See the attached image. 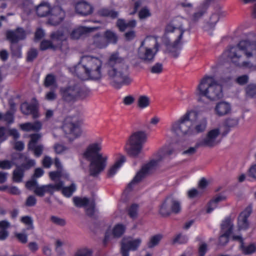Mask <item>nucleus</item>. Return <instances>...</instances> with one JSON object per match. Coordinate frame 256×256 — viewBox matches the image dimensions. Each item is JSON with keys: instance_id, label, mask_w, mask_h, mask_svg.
Returning a JSON list of instances; mask_svg holds the SVG:
<instances>
[{"instance_id": "62", "label": "nucleus", "mask_w": 256, "mask_h": 256, "mask_svg": "<svg viewBox=\"0 0 256 256\" xmlns=\"http://www.w3.org/2000/svg\"><path fill=\"white\" fill-rule=\"evenodd\" d=\"M248 80V76L247 75H242L238 77L236 82L240 85H243L247 83Z\"/></svg>"}, {"instance_id": "27", "label": "nucleus", "mask_w": 256, "mask_h": 256, "mask_svg": "<svg viewBox=\"0 0 256 256\" xmlns=\"http://www.w3.org/2000/svg\"><path fill=\"white\" fill-rule=\"evenodd\" d=\"M76 13L82 16H88L92 14L94 11L93 6L85 1L78 2L75 5Z\"/></svg>"}, {"instance_id": "35", "label": "nucleus", "mask_w": 256, "mask_h": 256, "mask_svg": "<svg viewBox=\"0 0 256 256\" xmlns=\"http://www.w3.org/2000/svg\"><path fill=\"white\" fill-rule=\"evenodd\" d=\"M49 3L43 2L40 4L36 8V12L40 16H45L51 12V10Z\"/></svg>"}, {"instance_id": "46", "label": "nucleus", "mask_w": 256, "mask_h": 256, "mask_svg": "<svg viewBox=\"0 0 256 256\" xmlns=\"http://www.w3.org/2000/svg\"><path fill=\"white\" fill-rule=\"evenodd\" d=\"M151 12L147 7H144L138 12V16L140 20H145L151 16Z\"/></svg>"}, {"instance_id": "52", "label": "nucleus", "mask_w": 256, "mask_h": 256, "mask_svg": "<svg viewBox=\"0 0 256 256\" xmlns=\"http://www.w3.org/2000/svg\"><path fill=\"white\" fill-rule=\"evenodd\" d=\"M138 206L136 204H132L128 210V214L130 218H134L137 216Z\"/></svg>"}, {"instance_id": "30", "label": "nucleus", "mask_w": 256, "mask_h": 256, "mask_svg": "<svg viewBox=\"0 0 256 256\" xmlns=\"http://www.w3.org/2000/svg\"><path fill=\"white\" fill-rule=\"evenodd\" d=\"M20 128L24 132L40 131L42 128V124L40 121H36L33 122H28L20 124Z\"/></svg>"}, {"instance_id": "64", "label": "nucleus", "mask_w": 256, "mask_h": 256, "mask_svg": "<svg viewBox=\"0 0 256 256\" xmlns=\"http://www.w3.org/2000/svg\"><path fill=\"white\" fill-rule=\"evenodd\" d=\"M2 120L8 123H12L14 121L13 114L10 112H6L4 115H3Z\"/></svg>"}, {"instance_id": "18", "label": "nucleus", "mask_w": 256, "mask_h": 256, "mask_svg": "<svg viewBox=\"0 0 256 256\" xmlns=\"http://www.w3.org/2000/svg\"><path fill=\"white\" fill-rule=\"evenodd\" d=\"M54 165L58 168V170L51 172L49 173V176L50 179L56 182H62L61 180L63 179H68L69 174L62 169L61 162L57 158H55Z\"/></svg>"}, {"instance_id": "14", "label": "nucleus", "mask_w": 256, "mask_h": 256, "mask_svg": "<svg viewBox=\"0 0 256 256\" xmlns=\"http://www.w3.org/2000/svg\"><path fill=\"white\" fill-rule=\"evenodd\" d=\"M26 36L25 32L21 28H18L14 32H8L6 34L8 39L12 43L11 46L12 54L16 58H20L22 53L20 48L16 43L20 40L24 39Z\"/></svg>"}, {"instance_id": "50", "label": "nucleus", "mask_w": 256, "mask_h": 256, "mask_svg": "<svg viewBox=\"0 0 256 256\" xmlns=\"http://www.w3.org/2000/svg\"><path fill=\"white\" fill-rule=\"evenodd\" d=\"M246 94L250 97L256 96V85L250 84L246 88Z\"/></svg>"}, {"instance_id": "42", "label": "nucleus", "mask_w": 256, "mask_h": 256, "mask_svg": "<svg viewBox=\"0 0 256 256\" xmlns=\"http://www.w3.org/2000/svg\"><path fill=\"white\" fill-rule=\"evenodd\" d=\"M93 44L96 47L99 48H104L108 46V42L104 38L99 34H96L93 38Z\"/></svg>"}, {"instance_id": "54", "label": "nucleus", "mask_w": 256, "mask_h": 256, "mask_svg": "<svg viewBox=\"0 0 256 256\" xmlns=\"http://www.w3.org/2000/svg\"><path fill=\"white\" fill-rule=\"evenodd\" d=\"M230 235V234H228L222 232V234L220 236L219 238V244L222 246H224L227 244Z\"/></svg>"}, {"instance_id": "38", "label": "nucleus", "mask_w": 256, "mask_h": 256, "mask_svg": "<svg viewBox=\"0 0 256 256\" xmlns=\"http://www.w3.org/2000/svg\"><path fill=\"white\" fill-rule=\"evenodd\" d=\"M117 26L120 31H124L127 28H133L136 26V20H132L126 22L122 19H118L116 23Z\"/></svg>"}, {"instance_id": "8", "label": "nucleus", "mask_w": 256, "mask_h": 256, "mask_svg": "<svg viewBox=\"0 0 256 256\" xmlns=\"http://www.w3.org/2000/svg\"><path fill=\"white\" fill-rule=\"evenodd\" d=\"M184 20L181 17H176L173 19L166 26L165 29L166 35L171 33L175 40L172 43L174 48H179L184 41L182 39L184 33L186 29L184 27Z\"/></svg>"}, {"instance_id": "58", "label": "nucleus", "mask_w": 256, "mask_h": 256, "mask_svg": "<svg viewBox=\"0 0 256 256\" xmlns=\"http://www.w3.org/2000/svg\"><path fill=\"white\" fill-rule=\"evenodd\" d=\"M8 192L13 195H20L21 194V191L16 186H9Z\"/></svg>"}, {"instance_id": "10", "label": "nucleus", "mask_w": 256, "mask_h": 256, "mask_svg": "<svg viewBox=\"0 0 256 256\" xmlns=\"http://www.w3.org/2000/svg\"><path fill=\"white\" fill-rule=\"evenodd\" d=\"M100 28L98 26H79L74 28L71 32H68L67 30L63 31H58L52 34L51 38L54 40L63 41L66 40L68 36H70L71 38L78 40L81 36L92 32Z\"/></svg>"}, {"instance_id": "28", "label": "nucleus", "mask_w": 256, "mask_h": 256, "mask_svg": "<svg viewBox=\"0 0 256 256\" xmlns=\"http://www.w3.org/2000/svg\"><path fill=\"white\" fill-rule=\"evenodd\" d=\"M125 227L121 224L116 225L112 229L109 228L106 232L104 242L108 240L112 236L114 238L120 237L124 232Z\"/></svg>"}, {"instance_id": "20", "label": "nucleus", "mask_w": 256, "mask_h": 256, "mask_svg": "<svg viewBox=\"0 0 256 256\" xmlns=\"http://www.w3.org/2000/svg\"><path fill=\"white\" fill-rule=\"evenodd\" d=\"M65 17V12L61 7L56 6L51 10L48 22L51 25L56 26L61 22Z\"/></svg>"}, {"instance_id": "31", "label": "nucleus", "mask_w": 256, "mask_h": 256, "mask_svg": "<svg viewBox=\"0 0 256 256\" xmlns=\"http://www.w3.org/2000/svg\"><path fill=\"white\" fill-rule=\"evenodd\" d=\"M214 110L217 115L223 116L228 114L230 112L231 106L228 102H220L216 104Z\"/></svg>"}, {"instance_id": "4", "label": "nucleus", "mask_w": 256, "mask_h": 256, "mask_svg": "<svg viewBox=\"0 0 256 256\" xmlns=\"http://www.w3.org/2000/svg\"><path fill=\"white\" fill-rule=\"evenodd\" d=\"M102 65L103 62L100 58L84 55L72 71L82 80H99L103 76Z\"/></svg>"}, {"instance_id": "1", "label": "nucleus", "mask_w": 256, "mask_h": 256, "mask_svg": "<svg viewBox=\"0 0 256 256\" xmlns=\"http://www.w3.org/2000/svg\"><path fill=\"white\" fill-rule=\"evenodd\" d=\"M250 34L225 52L224 54L232 64L244 68L250 69L254 67L252 61L256 62V40Z\"/></svg>"}, {"instance_id": "40", "label": "nucleus", "mask_w": 256, "mask_h": 256, "mask_svg": "<svg viewBox=\"0 0 256 256\" xmlns=\"http://www.w3.org/2000/svg\"><path fill=\"white\" fill-rule=\"evenodd\" d=\"M52 40L53 42H56V46H54V44H52V42L50 40H42L40 44V49L42 50H46L48 48H52V49L55 50L57 48L60 47V44L62 41L58 40H55L54 41L52 38Z\"/></svg>"}, {"instance_id": "43", "label": "nucleus", "mask_w": 256, "mask_h": 256, "mask_svg": "<svg viewBox=\"0 0 256 256\" xmlns=\"http://www.w3.org/2000/svg\"><path fill=\"white\" fill-rule=\"evenodd\" d=\"M98 14L102 16L110 17L112 18H116L118 16V12L108 8H102L98 12Z\"/></svg>"}, {"instance_id": "48", "label": "nucleus", "mask_w": 256, "mask_h": 256, "mask_svg": "<svg viewBox=\"0 0 256 256\" xmlns=\"http://www.w3.org/2000/svg\"><path fill=\"white\" fill-rule=\"evenodd\" d=\"M56 80L55 76L52 74H48L46 76L45 80L44 85L46 87L50 86H56Z\"/></svg>"}, {"instance_id": "41", "label": "nucleus", "mask_w": 256, "mask_h": 256, "mask_svg": "<svg viewBox=\"0 0 256 256\" xmlns=\"http://www.w3.org/2000/svg\"><path fill=\"white\" fill-rule=\"evenodd\" d=\"M206 10V6L205 4L200 7L198 10L194 12V14L190 18V22L194 23L198 21L205 14Z\"/></svg>"}, {"instance_id": "53", "label": "nucleus", "mask_w": 256, "mask_h": 256, "mask_svg": "<svg viewBox=\"0 0 256 256\" xmlns=\"http://www.w3.org/2000/svg\"><path fill=\"white\" fill-rule=\"evenodd\" d=\"M188 240V238L186 236L178 234L176 235L173 239V242L174 243H180L183 244L186 242Z\"/></svg>"}, {"instance_id": "56", "label": "nucleus", "mask_w": 256, "mask_h": 256, "mask_svg": "<svg viewBox=\"0 0 256 256\" xmlns=\"http://www.w3.org/2000/svg\"><path fill=\"white\" fill-rule=\"evenodd\" d=\"M162 70V65L160 63H156L151 68V72L153 74H160Z\"/></svg>"}, {"instance_id": "2", "label": "nucleus", "mask_w": 256, "mask_h": 256, "mask_svg": "<svg viewBox=\"0 0 256 256\" xmlns=\"http://www.w3.org/2000/svg\"><path fill=\"white\" fill-rule=\"evenodd\" d=\"M198 112L190 110L172 124L171 131L179 136H190L204 132L207 126L206 118H202L193 124V120L198 118Z\"/></svg>"}, {"instance_id": "11", "label": "nucleus", "mask_w": 256, "mask_h": 256, "mask_svg": "<svg viewBox=\"0 0 256 256\" xmlns=\"http://www.w3.org/2000/svg\"><path fill=\"white\" fill-rule=\"evenodd\" d=\"M146 140V133L142 131L134 132L126 144L125 150L132 156L136 157L140 152Z\"/></svg>"}, {"instance_id": "26", "label": "nucleus", "mask_w": 256, "mask_h": 256, "mask_svg": "<svg viewBox=\"0 0 256 256\" xmlns=\"http://www.w3.org/2000/svg\"><path fill=\"white\" fill-rule=\"evenodd\" d=\"M22 112L26 115H32V118L35 119L40 117L38 106L36 104H29L28 102H24L21 105Z\"/></svg>"}, {"instance_id": "47", "label": "nucleus", "mask_w": 256, "mask_h": 256, "mask_svg": "<svg viewBox=\"0 0 256 256\" xmlns=\"http://www.w3.org/2000/svg\"><path fill=\"white\" fill-rule=\"evenodd\" d=\"M162 235L160 234L152 236L148 244V247L152 248L156 246L162 240Z\"/></svg>"}, {"instance_id": "59", "label": "nucleus", "mask_w": 256, "mask_h": 256, "mask_svg": "<svg viewBox=\"0 0 256 256\" xmlns=\"http://www.w3.org/2000/svg\"><path fill=\"white\" fill-rule=\"evenodd\" d=\"M238 124V118H230L226 121V124L228 127H234L236 126Z\"/></svg>"}, {"instance_id": "55", "label": "nucleus", "mask_w": 256, "mask_h": 256, "mask_svg": "<svg viewBox=\"0 0 256 256\" xmlns=\"http://www.w3.org/2000/svg\"><path fill=\"white\" fill-rule=\"evenodd\" d=\"M135 100L134 97L132 95H128L124 96L122 99V102L126 106L132 104Z\"/></svg>"}, {"instance_id": "29", "label": "nucleus", "mask_w": 256, "mask_h": 256, "mask_svg": "<svg viewBox=\"0 0 256 256\" xmlns=\"http://www.w3.org/2000/svg\"><path fill=\"white\" fill-rule=\"evenodd\" d=\"M234 216H231L226 217L221 224V232L231 234L234 228Z\"/></svg>"}, {"instance_id": "19", "label": "nucleus", "mask_w": 256, "mask_h": 256, "mask_svg": "<svg viewBox=\"0 0 256 256\" xmlns=\"http://www.w3.org/2000/svg\"><path fill=\"white\" fill-rule=\"evenodd\" d=\"M73 202L77 207H84L88 215L92 216L94 212V202L93 200L86 198L75 196L73 198Z\"/></svg>"}, {"instance_id": "36", "label": "nucleus", "mask_w": 256, "mask_h": 256, "mask_svg": "<svg viewBox=\"0 0 256 256\" xmlns=\"http://www.w3.org/2000/svg\"><path fill=\"white\" fill-rule=\"evenodd\" d=\"M94 250L88 246H82L78 248L73 256H93Z\"/></svg>"}, {"instance_id": "63", "label": "nucleus", "mask_w": 256, "mask_h": 256, "mask_svg": "<svg viewBox=\"0 0 256 256\" xmlns=\"http://www.w3.org/2000/svg\"><path fill=\"white\" fill-rule=\"evenodd\" d=\"M13 164L9 160H3L0 162V168L2 169H10Z\"/></svg>"}, {"instance_id": "34", "label": "nucleus", "mask_w": 256, "mask_h": 256, "mask_svg": "<svg viewBox=\"0 0 256 256\" xmlns=\"http://www.w3.org/2000/svg\"><path fill=\"white\" fill-rule=\"evenodd\" d=\"M226 200V197L222 194L218 195L212 199L208 204L206 212L210 213L218 206V204Z\"/></svg>"}, {"instance_id": "16", "label": "nucleus", "mask_w": 256, "mask_h": 256, "mask_svg": "<svg viewBox=\"0 0 256 256\" xmlns=\"http://www.w3.org/2000/svg\"><path fill=\"white\" fill-rule=\"evenodd\" d=\"M80 122L75 124L74 122H72L70 123H65L64 124L63 130L70 140H73L81 136L82 130L80 127Z\"/></svg>"}, {"instance_id": "3", "label": "nucleus", "mask_w": 256, "mask_h": 256, "mask_svg": "<svg viewBox=\"0 0 256 256\" xmlns=\"http://www.w3.org/2000/svg\"><path fill=\"white\" fill-rule=\"evenodd\" d=\"M107 75L112 85L119 88L128 84L132 82L129 76L128 66L124 64V58L118 52L112 53L106 62Z\"/></svg>"}, {"instance_id": "12", "label": "nucleus", "mask_w": 256, "mask_h": 256, "mask_svg": "<svg viewBox=\"0 0 256 256\" xmlns=\"http://www.w3.org/2000/svg\"><path fill=\"white\" fill-rule=\"evenodd\" d=\"M222 136L223 134L220 126L210 128L204 136L196 142V146L214 148L221 142Z\"/></svg>"}, {"instance_id": "45", "label": "nucleus", "mask_w": 256, "mask_h": 256, "mask_svg": "<svg viewBox=\"0 0 256 256\" xmlns=\"http://www.w3.org/2000/svg\"><path fill=\"white\" fill-rule=\"evenodd\" d=\"M104 39L106 40V42H108V44H115L118 40V36L116 34L110 30H106L104 32Z\"/></svg>"}, {"instance_id": "21", "label": "nucleus", "mask_w": 256, "mask_h": 256, "mask_svg": "<svg viewBox=\"0 0 256 256\" xmlns=\"http://www.w3.org/2000/svg\"><path fill=\"white\" fill-rule=\"evenodd\" d=\"M232 239L240 242L239 248L244 255H250L256 252V242H250L246 244L241 235L234 234Z\"/></svg>"}, {"instance_id": "39", "label": "nucleus", "mask_w": 256, "mask_h": 256, "mask_svg": "<svg viewBox=\"0 0 256 256\" xmlns=\"http://www.w3.org/2000/svg\"><path fill=\"white\" fill-rule=\"evenodd\" d=\"M10 226V224L7 220L0 221V240H5L8 236L7 229Z\"/></svg>"}, {"instance_id": "22", "label": "nucleus", "mask_w": 256, "mask_h": 256, "mask_svg": "<svg viewBox=\"0 0 256 256\" xmlns=\"http://www.w3.org/2000/svg\"><path fill=\"white\" fill-rule=\"evenodd\" d=\"M30 140L28 144V148L33 151L34 155L39 157L42 152L44 146L42 144H37V142L42 138L40 134H34L30 136Z\"/></svg>"}, {"instance_id": "25", "label": "nucleus", "mask_w": 256, "mask_h": 256, "mask_svg": "<svg viewBox=\"0 0 256 256\" xmlns=\"http://www.w3.org/2000/svg\"><path fill=\"white\" fill-rule=\"evenodd\" d=\"M155 163L156 162L154 160L144 166L136 174L131 182L129 184L128 187L130 188L133 184L140 182L147 174L150 172Z\"/></svg>"}, {"instance_id": "37", "label": "nucleus", "mask_w": 256, "mask_h": 256, "mask_svg": "<svg viewBox=\"0 0 256 256\" xmlns=\"http://www.w3.org/2000/svg\"><path fill=\"white\" fill-rule=\"evenodd\" d=\"M68 178H70V177ZM68 180L69 178L62 180L61 181L63 183V185H64V181ZM60 190H62V194H64V196L67 198H70L76 190V186L74 183H72L71 184L68 186L64 187V186H62V188Z\"/></svg>"}, {"instance_id": "24", "label": "nucleus", "mask_w": 256, "mask_h": 256, "mask_svg": "<svg viewBox=\"0 0 256 256\" xmlns=\"http://www.w3.org/2000/svg\"><path fill=\"white\" fill-rule=\"evenodd\" d=\"M252 212L251 207H247L242 211L238 218L237 226L239 230H246L249 227V223L248 220V217Z\"/></svg>"}, {"instance_id": "17", "label": "nucleus", "mask_w": 256, "mask_h": 256, "mask_svg": "<svg viewBox=\"0 0 256 256\" xmlns=\"http://www.w3.org/2000/svg\"><path fill=\"white\" fill-rule=\"evenodd\" d=\"M26 164H22L20 166H18L14 171L12 179L16 182H22L25 170H28L35 164V161L34 160L25 158Z\"/></svg>"}, {"instance_id": "49", "label": "nucleus", "mask_w": 256, "mask_h": 256, "mask_svg": "<svg viewBox=\"0 0 256 256\" xmlns=\"http://www.w3.org/2000/svg\"><path fill=\"white\" fill-rule=\"evenodd\" d=\"M21 222L26 226L28 230L34 228L33 220L30 217L28 216H23L21 218Z\"/></svg>"}, {"instance_id": "15", "label": "nucleus", "mask_w": 256, "mask_h": 256, "mask_svg": "<svg viewBox=\"0 0 256 256\" xmlns=\"http://www.w3.org/2000/svg\"><path fill=\"white\" fill-rule=\"evenodd\" d=\"M142 242L140 238H127L122 239L121 242L120 252L122 256H129V251L138 249Z\"/></svg>"}, {"instance_id": "13", "label": "nucleus", "mask_w": 256, "mask_h": 256, "mask_svg": "<svg viewBox=\"0 0 256 256\" xmlns=\"http://www.w3.org/2000/svg\"><path fill=\"white\" fill-rule=\"evenodd\" d=\"M182 210V203L174 194H170L164 200L160 206L159 212L162 216H168L172 214H178Z\"/></svg>"}, {"instance_id": "61", "label": "nucleus", "mask_w": 256, "mask_h": 256, "mask_svg": "<svg viewBox=\"0 0 256 256\" xmlns=\"http://www.w3.org/2000/svg\"><path fill=\"white\" fill-rule=\"evenodd\" d=\"M38 52L35 49L30 50L28 53L27 60L28 61L33 60L37 56Z\"/></svg>"}, {"instance_id": "7", "label": "nucleus", "mask_w": 256, "mask_h": 256, "mask_svg": "<svg viewBox=\"0 0 256 256\" xmlns=\"http://www.w3.org/2000/svg\"><path fill=\"white\" fill-rule=\"evenodd\" d=\"M160 44L157 38L154 36H146L140 42L138 48V58L146 64H150L159 50Z\"/></svg>"}, {"instance_id": "51", "label": "nucleus", "mask_w": 256, "mask_h": 256, "mask_svg": "<svg viewBox=\"0 0 256 256\" xmlns=\"http://www.w3.org/2000/svg\"><path fill=\"white\" fill-rule=\"evenodd\" d=\"M50 220L54 224L60 226H63L66 224V221L64 219L56 216H52L50 217Z\"/></svg>"}, {"instance_id": "33", "label": "nucleus", "mask_w": 256, "mask_h": 256, "mask_svg": "<svg viewBox=\"0 0 256 256\" xmlns=\"http://www.w3.org/2000/svg\"><path fill=\"white\" fill-rule=\"evenodd\" d=\"M125 160V157L124 156H120L119 159L108 170V176L110 178L112 177L118 172Z\"/></svg>"}, {"instance_id": "5", "label": "nucleus", "mask_w": 256, "mask_h": 256, "mask_svg": "<svg viewBox=\"0 0 256 256\" xmlns=\"http://www.w3.org/2000/svg\"><path fill=\"white\" fill-rule=\"evenodd\" d=\"M102 149V139L90 144L82 153L83 157L90 162L89 172L92 176H97L106 168L108 156L100 152Z\"/></svg>"}, {"instance_id": "32", "label": "nucleus", "mask_w": 256, "mask_h": 256, "mask_svg": "<svg viewBox=\"0 0 256 256\" xmlns=\"http://www.w3.org/2000/svg\"><path fill=\"white\" fill-rule=\"evenodd\" d=\"M222 16H223V14L220 10H218L217 12L213 14L204 27L205 30L209 31L211 30H213L216 24Z\"/></svg>"}, {"instance_id": "44", "label": "nucleus", "mask_w": 256, "mask_h": 256, "mask_svg": "<svg viewBox=\"0 0 256 256\" xmlns=\"http://www.w3.org/2000/svg\"><path fill=\"white\" fill-rule=\"evenodd\" d=\"M150 98L146 96H140L137 101L138 106L141 109L148 107L150 104Z\"/></svg>"}, {"instance_id": "9", "label": "nucleus", "mask_w": 256, "mask_h": 256, "mask_svg": "<svg viewBox=\"0 0 256 256\" xmlns=\"http://www.w3.org/2000/svg\"><path fill=\"white\" fill-rule=\"evenodd\" d=\"M60 94L64 101L73 102L86 98L88 94V91L84 86L76 84L62 88L60 90Z\"/></svg>"}, {"instance_id": "60", "label": "nucleus", "mask_w": 256, "mask_h": 256, "mask_svg": "<svg viewBox=\"0 0 256 256\" xmlns=\"http://www.w3.org/2000/svg\"><path fill=\"white\" fill-rule=\"evenodd\" d=\"M187 194L188 197L190 198H196L200 195V192L196 188L190 190Z\"/></svg>"}, {"instance_id": "6", "label": "nucleus", "mask_w": 256, "mask_h": 256, "mask_svg": "<svg viewBox=\"0 0 256 256\" xmlns=\"http://www.w3.org/2000/svg\"><path fill=\"white\" fill-rule=\"evenodd\" d=\"M194 94L199 99L205 98L210 100H216L223 96L222 88L214 76L206 75L200 80Z\"/></svg>"}, {"instance_id": "23", "label": "nucleus", "mask_w": 256, "mask_h": 256, "mask_svg": "<svg viewBox=\"0 0 256 256\" xmlns=\"http://www.w3.org/2000/svg\"><path fill=\"white\" fill-rule=\"evenodd\" d=\"M54 184H49L38 186L36 188L34 192L38 196H42L46 192H52L55 190H59L62 188L63 183L56 182Z\"/></svg>"}, {"instance_id": "57", "label": "nucleus", "mask_w": 256, "mask_h": 256, "mask_svg": "<svg viewBox=\"0 0 256 256\" xmlns=\"http://www.w3.org/2000/svg\"><path fill=\"white\" fill-rule=\"evenodd\" d=\"M38 184L36 180H32L26 182V187L30 190H33L34 191Z\"/></svg>"}]
</instances>
